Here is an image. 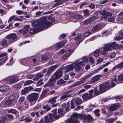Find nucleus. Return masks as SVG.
Wrapping results in <instances>:
<instances>
[{"label":"nucleus","instance_id":"1","mask_svg":"<svg viewBox=\"0 0 123 123\" xmlns=\"http://www.w3.org/2000/svg\"><path fill=\"white\" fill-rule=\"evenodd\" d=\"M51 23L48 21L45 17H44L41 20H37L33 21L32 24L33 29L30 28L29 25H26L23 27L24 29L19 30L18 31L20 34L25 35L29 32L33 34L35 32L41 31L43 28H47L50 27Z\"/></svg>","mask_w":123,"mask_h":123},{"label":"nucleus","instance_id":"2","mask_svg":"<svg viewBox=\"0 0 123 123\" xmlns=\"http://www.w3.org/2000/svg\"><path fill=\"white\" fill-rule=\"evenodd\" d=\"M121 45H118L115 42L108 43L103 47V50L102 54L104 55L108 50L111 51L113 49H120L122 48Z\"/></svg>","mask_w":123,"mask_h":123},{"label":"nucleus","instance_id":"3","mask_svg":"<svg viewBox=\"0 0 123 123\" xmlns=\"http://www.w3.org/2000/svg\"><path fill=\"white\" fill-rule=\"evenodd\" d=\"M88 60L86 58H84L82 61H76L75 62L72 63L71 64L65 67L66 70L65 72H69L71 70H73L74 68L77 65H84L85 62L87 61Z\"/></svg>","mask_w":123,"mask_h":123},{"label":"nucleus","instance_id":"4","mask_svg":"<svg viewBox=\"0 0 123 123\" xmlns=\"http://www.w3.org/2000/svg\"><path fill=\"white\" fill-rule=\"evenodd\" d=\"M99 70L98 68L95 70L94 71L92 72L89 74L81 78V80L76 82L74 84L71 86V87L76 86L86 82L87 79L91 77L93 75L95 74Z\"/></svg>","mask_w":123,"mask_h":123},{"label":"nucleus","instance_id":"5","mask_svg":"<svg viewBox=\"0 0 123 123\" xmlns=\"http://www.w3.org/2000/svg\"><path fill=\"white\" fill-rule=\"evenodd\" d=\"M85 116V114H78L76 113H74L71 118L67 121V123H79L77 120V118L80 119H82Z\"/></svg>","mask_w":123,"mask_h":123},{"label":"nucleus","instance_id":"6","mask_svg":"<svg viewBox=\"0 0 123 123\" xmlns=\"http://www.w3.org/2000/svg\"><path fill=\"white\" fill-rule=\"evenodd\" d=\"M110 88V83L108 82H106L99 86V91L100 93H103Z\"/></svg>","mask_w":123,"mask_h":123},{"label":"nucleus","instance_id":"7","mask_svg":"<svg viewBox=\"0 0 123 123\" xmlns=\"http://www.w3.org/2000/svg\"><path fill=\"white\" fill-rule=\"evenodd\" d=\"M68 49L65 50L66 52L67 53L64 55L62 57V58L63 59H65L68 57L71 54L74 50L73 48V47L69 46L67 47Z\"/></svg>","mask_w":123,"mask_h":123},{"label":"nucleus","instance_id":"8","mask_svg":"<svg viewBox=\"0 0 123 123\" xmlns=\"http://www.w3.org/2000/svg\"><path fill=\"white\" fill-rule=\"evenodd\" d=\"M45 121L44 122L43 119L41 118L37 123H49V121H52L53 120V116L52 114H49L46 116L44 118Z\"/></svg>","mask_w":123,"mask_h":123},{"label":"nucleus","instance_id":"9","mask_svg":"<svg viewBox=\"0 0 123 123\" xmlns=\"http://www.w3.org/2000/svg\"><path fill=\"white\" fill-rule=\"evenodd\" d=\"M38 96V93H33L28 95L27 99L30 102H32L34 101L37 100Z\"/></svg>","mask_w":123,"mask_h":123},{"label":"nucleus","instance_id":"10","mask_svg":"<svg viewBox=\"0 0 123 123\" xmlns=\"http://www.w3.org/2000/svg\"><path fill=\"white\" fill-rule=\"evenodd\" d=\"M6 38L7 39H10L11 42H14L17 41L18 39L16 35L13 33L9 34L6 36Z\"/></svg>","mask_w":123,"mask_h":123},{"label":"nucleus","instance_id":"11","mask_svg":"<svg viewBox=\"0 0 123 123\" xmlns=\"http://www.w3.org/2000/svg\"><path fill=\"white\" fill-rule=\"evenodd\" d=\"M6 82H9L10 83L13 84L18 81L16 77L15 76L8 77L5 79Z\"/></svg>","mask_w":123,"mask_h":123},{"label":"nucleus","instance_id":"12","mask_svg":"<svg viewBox=\"0 0 123 123\" xmlns=\"http://www.w3.org/2000/svg\"><path fill=\"white\" fill-rule=\"evenodd\" d=\"M62 71L60 70L56 72L52 77L53 79L55 80L57 79L60 78L62 76Z\"/></svg>","mask_w":123,"mask_h":123},{"label":"nucleus","instance_id":"13","mask_svg":"<svg viewBox=\"0 0 123 123\" xmlns=\"http://www.w3.org/2000/svg\"><path fill=\"white\" fill-rule=\"evenodd\" d=\"M81 33H79L75 37V40L76 41V43L77 45H78L84 38V37L83 39L81 38Z\"/></svg>","mask_w":123,"mask_h":123},{"label":"nucleus","instance_id":"14","mask_svg":"<svg viewBox=\"0 0 123 123\" xmlns=\"http://www.w3.org/2000/svg\"><path fill=\"white\" fill-rule=\"evenodd\" d=\"M97 18H95L94 16H92L89 19L84 21L83 22V23L84 24H88L91 23L93 21L96 19Z\"/></svg>","mask_w":123,"mask_h":123},{"label":"nucleus","instance_id":"15","mask_svg":"<svg viewBox=\"0 0 123 123\" xmlns=\"http://www.w3.org/2000/svg\"><path fill=\"white\" fill-rule=\"evenodd\" d=\"M55 80L52 77L48 82L44 85V86L46 87L47 86L49 87L52 86H53L55 83Z\"/></svg>","mask_w":123,"mask_h":123},{"label":"nucleus","instance_id":"16","mask_svg":"<svg viewBox=\"0 0 123 123\" xmlns=\"http://www.w3.org/2000/svg\"><path fill=\"white\" fill-rule=\"evenodd\" d=\"M101 26L100 24L96 25L94 26L91 30L92 33L97 32L101 29Z\"/></svg>","mask_w":123,"mask_h":123},{"label":"nucleus","instance_id":"17","mask_svg":"<svg viewBox=\"0 0 123 123\" xmlns=\"http://www.w3.org/2000/svg\"><path fill=\"white\" fill-rule=\"evenodd\" d=\"M65 44V42L63 41L56 44L54 46L55 48V49L56 50H57L62 47Z\"/></svg>","mask_w":123,"mask_h":123},{"label":"nucleus","instance_id":"18","mask_svg":"<svg viewBox=\"0 0 123 123\" xmlns=\"http://www.w3.org/2000/svg\"><path fill=\"white\" fill-rule=\"evenodd\" d=\"M9 86L7 85H4L0 87V92H4L7 91L9 89Z\"/></svg>","mask_w":123,"mask_h":123},{"label":"nucleus","instance_id":"19","mask_svg":"<svg viewBox=\"0 0 123 123\" xmlns=\"http://www.w3.org/2000/svg\"><path fill=\"white\" fill-rule=\"evenodd\" d=\"M118 16V17L116 18L117 23L119 24H123V16H122V14L120 13Z\"/></svg>","mask_w":123,"mask_h":123},{"label":"nucleus","instance_id":"20","mask_svg":"<svg viewBox=\"0 0 123 123\" xmlns=\"http://www.w3.org/2000/svg\"><path fill=\"white\" fill-rule=\"evenodd\" d=\"M100 75H96L94 76L91 79L90 82V83L92 84L98 81L100 79Z\"/></svg>","mask_w":123,"mask_h":123},{"label":"nucleus","instance_id":"21","mask_svg":"<svg viewBox=\"0 0 123 123\" xmlns=\"http://www.w3.org/2000/svg\"><path fill=\"white\" fill-rule=\"evenodd\" d=\"M102 50V48H99L95 51L92 53V54H93L94 56L96 58H97L99 56V54L100 53L103 55L102 54V52H101Z\"/></svg>","mask_w":123,"mask_h":123},{"label":"nucleus","instance_id":"22","mask_svg":"<svg viewBox=\"0 0 123 123\" xmlns=\"http://www.w3.org/2000/svg\"><path fill=\"white\" fill-rule=\"evenodd\" d=\"M33 88L32 87H25L22 90L21 93V95H24L27 93L28 91L30 90H32Z\"/></svg>","mask_w":123,"mask_h":123},{"label":"nucleus","instance_id":"23","mask_svg":"<svg viewBox=\"0 0 123 123\" xmlns=\"http://www.w3.org/2000/svg\"><path fill=\"white\" fill-rule=\"evenodd\" d=\"M9 44L7 43V40L6 39H3L0 41V45L2 46L6 47Z\"/></svg>","mask_w":123,"mask_h":123},{"label":"nucleus","instance_id":"24","mask_svg":"<svg viewBox=\"0 0 123 123\" xmlns=\"http://www.w3.org/2000/svg\"><path fill=\"white\" fill-rule=\"evenodd\" d=\"M58 67L57 65H55L52 66L49 68L47 71V73H50L52 72L56 68Z\"/></svg>","mask_w":123,"mask_h":123},{"label":"nucleus","instance_id":"25","mask_svg":"<svg viewBox=\"0 0 123 123\" xmlns=\"http://www.w3.org/2000/svg\"><path fill=\"white\" fill-rule=\"evenodd\" d=\"M43 76V74L42 73H37L36 75L33 78L34 80H36L42 77Z\"/></svg>","mask_w":123,"mask_h":123},{"label":"nucleus","instance_id":"26","mask_svg":"<svg viewBox=\"0 0 123 123\" xmlns=\"http://www.w3.org/2000/svg\"><path fill=\"white\" fill-rule=\"evenodd\" d=\"M58 97V96H56L52 98L49 100V103L52 104L55 103L56 102V99Z\"/></svg>","mask_w":123,"mask_h":123},{"label":"nucleus","instance_id":"27","mask_svg":"<svg viewBox=\"0 0 123 123\" xmlns=\"http://www.w3.org/2000/svg\"><path fill=\"white\" fill-rule=\"evenodd\" d=\"M72 18L75 19H82L83 18V16L79 14H77L73 15Z\"/></svg>","mask_w":123,"mask_h":123},{"label":"nucleus","instance_id":"28","mask_svg":"<svg viewBox=\"0 0 123 123\" xmlns=\"http://www.w3.org/2000/svg\"><path fill=\"white\" fill-rule=\"evenodd\" d=\"M119 82H118L117 80H116V78H115L111 80V87H113L116 84H117Z\"/></svg>","mask_w":123,"mask_h":123},{"label":"nucleus","instance_id":"29","mask_svg":"<svg viewBox=\"0 0 123 123\" xmlns=\"http://www.w3.org/2000/svg\"><path fill=\"white\" fill-rule=\"evenodd\" d=\"M118 107V104H114L110 107L109 110L110 111H113L117 109Z\"/></svg>","mask_w":123,"mask_h":123},{"label":"nucleus","instance_id":"30","mask_svg":"<svg viewBox=\"0 0 123 123\" xmlns=\"http://www.w3.org/2000/svg\"><path fill=\"white\" fill-rule=\"evenodd\" d=\"M106 11L105 10H100L99 12L100 14L102 15V16L101 18V20H104V18L105 15Z\"/></svg>","mask_w":123,"mask_h":123},{"label":"nucleus","instance_id":"31","mask_svg":"<svg viewBox=\"0 0 123 123\" xmlns=\"http://www.w3.org/2000/svg\"><path fill=\"white\" fill-rule=\"evenodd\" d=\"M62 105V107H63V108L65 109V110L66 111H69V103L68 102L67 104H63Z\"/></svg>","mask_w":123,"mask_h":123},{"label":"nucleus","instance_id":"32","mask_svg":"<svg viewBox=\"0 0 123 123\" xmlns=\"http://www.w3.org/2000/svg\"><path fill=\"white\" fill-rule=\"evenodd\" d=\"M19 96V95L18 94H15L11 96L10 99L12 102L15 99L18 98Z\"/></svg>","mask_w":123,"mask_h":123},{"label":"nucleus","instance_id":"33","mask_svg":"<svg viewBox=\"0 0 123 123\" xmlns=\"http://www.w3.org/2000/svg\"><path fill=\"white\" fill-rule=\"evenodd\" d=\"M70 96V95H68L64 93L62 95V96L60 98V99L61 100H62L65 99L66 98L68 97H69Z\"/></svg>","mask_w":123,"mask_h":123},{"label":"nucleus","instance_id":"34","mask_svg":"<svg viewBox=\"0 0 123 123\" xmlns=\"http://www.w3.org/2000/svg\"><path fill=\"white\" fill-rule=\"evenodd\" d=\"M74 102L76 104L78 105L82 103V100L79 98H77L75 99Z\"/></svg>","mask_w":123,"mask_h":123},{"label":"nucleus","instance_id":"35","mask_svg":"<svg viewBox=\"0 0 123 123\" xmlns=\"http://www.w3.org/2000/svg\"><path fill=\"white\" fill-rule=\"evenodd\" d=\"M85 120L86 121L89 122H92L93 120L91 116L90 115H88L85 118Z\"/></svg>","mask_w":123,"mask_h":123},{"label":"nucleus","instance_id":"36","mask_svg":"<svg viewBox=\"0 0 123 123\" xmlns=\"http://www.w3.org/2000/svg\"><path fill=\"white\" fill-rule=\"evenodd\" d=\"M42 108L45 110L46 111V112L48 111H49L51 109L50 106L48 105H46L43 106Z\"/></svg>","mask_w":123,"mask_h":123},{"label":"nucleus","instance_id":"37","mask_svg":"<svg viewBox=\"0 0 123 123\" xmlns=\"http://www.w3.org/2000/svg\"><path fill=\"white\" fill-rule=\"evenodd\" d=\"M117 119V118L116 117L111 118L106 120V121L109 123H111L115 121Z\"/></svg>","mask_w":123,"mask_h":123},{"label":"nucleus","instance_id":"38","mask_svg":"<svg viewBox=\"0 0 123 123\" xmlns=\"http://www.w3.org/2000/svg\"><path fill=\"white\" fill-rule=\"evenodd\" d=\"M34 82L32 80H28L26 81L24 83V86H26L31 84Z\"/></svg>","mask_w":123,"mask_h":123},{"label":"nucleus","instance_id":"39","mask_svg":"<svg viewBox=\"0 0 123 123\" xmlns=\"http://www.w3.org/2000/svg\"><path fill=\"white\" fill-rule=\"evenodd\" d=\"M82 98L84 99L85 100L89 99H91L90 98H89L88 94L86 93H85L83 94Z\"/></svg>","mask_w":123,"mask_h":123},{"label":"nucleus","instance_id":"40","mask_svg":"<svg viewBox=\"0 0 123 123\" xmlns=\"http://www.w3.org/2000/svg\"><path fill=\"white\" fill-rule=\"evenodd\" d=\"M120 35H121L122 37L118 36L116 37H114V39L115 40H120L123 38V32L120 34Z\"/></svg>","mask_w":123,"mask_h":123},{"label":"nucleus","instance_id":"41","mask_svg":"<svg viewBox=\"0 0 123 123\" xmlns=\"http://www.w3.org/2000/svg\"><path fill=\"white\" fill-rule=\"evenodd\" d=\"M96 36H94L91 37L89 39L86 40L85 42V43H86L87 42H89L90 41H92L94 40L96 38Z\"/></svg>","mask_w":123,"mask_h":123},{"label":"nucleus","instance_id":"42","mask_svg":"<svg viewBox=\"0 0 123 123\" xmlns=\"http://www.w3.org/2000/svg\"><path fill=\"white\" fill-rule=\"evenodd\" d=\"M25 99V97L24 96H22L20 97L18 103L19 104H21L22 102Z\"/></svg>","mask_w":123,"mask_h":123},{"label":"nucleus","instance_id":"43","mask_svg":"<svg viewBox=\"0 0 123 123\" xmlns=\"http://www.w3.org/2000/svg\"><path fill=\"white\" fill-rule=\"evenodd\" d=\"M66 81L63 80L62 79H60L57 82V84L58 85L63 84L66 82Z\"/></svg>","mask_w":123,"mask_h":123},{"label":"nucleus","instance_id":"44","mask_svg":"<svg viewBox=\"0 0 123 123\" xmlns=\"http://www.w3.org/2000/svg\"><path fill=\"white\" fill-rule=\"evenodd\" d=\"M8 112L9 113L16 114L17 113V111L14 109H11L8 110Z\"/></svg>","mask_w":123,"mask_h":123},{"label":"nucleus","instance_id":"45","mask_svg":"<svg viewBox=\"0 0 123 123\" xmlns=\"http://www.w3.org/2000/svg\"><path fill=\"white\" fill-rule=\"evenodd\" d=\"M116 53L115 52H112L109 55V57L111 58L114 57L116 55Z\"/></svg>","mask_w":123,"mask_h":123},{"label":"nucleus","instance_id":"46","mask_svg":"<svg viewBox=\"0 0 123 123\" xmlns=\"http://www.w3.org/2000/svg\"><path fill=\"white\" fill-rule=\"evenodd\" d=\"M46 93V92L45 91H43L40 96V98L42 99L45 97Z\"/></svg>","mask_w":123,"mask_h":123},{"label":"nucleus","instance_id":"47","mask_svg":"<svg viewBox=\"0 0 123 123\" xmlns=\"http://www.w3.org/2000/svg\"><path fill=\"white\" fill-rule=\"evenodd\" d=\"M118 68L119 69H121L123 68V61L121 62L120 63L117 65Z\"/></svg>","mask_w":123,"mask_h":123},{"label":"nucleus","instance_id":"48","mask_svg":"<svg viewBox=\"0 0 123 123\" xmlns=\"http://www.w3.org/2000/svg\"><path fill=\"white\" fill-rule=\"evenodd\" d=\"M80 65H77L76 67H75L74 71L76 72H78L80 70V68H81V66H80Z\"/></svg>","mask_w":123,"mask_h":123},{"label":"nucleus","instance_id":"49","mask_svg":"<svg viewBox=\"0 0 123 123\" xmlns=\"http://www.w3.org/2000/svg\"><path fill=\"white\" fill-rule=\"evenodd\" d=\"M99 112L100 110L99 109H97L94 111V114L97 117H99L100 115V114L98 113Z\"/></svg>","mask_w":123,"mask_h":123},{"label":"nucleus","instance_id":"50","mask_svg":"<svg viewBox=\"0 0 123 123\" xmlns=\"http://www.w3.org/2000/svg\"><path fill=\"white\" fill-rule=\"evenodd\" d=\"M83 13L84 14V16L86 17L89 15L88 11L87 10H85L83 11Z\"/></svg>","mask_w":123,"mask_h":123},{"label":"nucleus","instance_id":"51","mask_svg":"<svg viewBox=\"0 0 123 123\" xmlns=\"http://www.w3.org/2000/svg\"><path fill=\"white\" fill-rule=\"evenodd\" d=\"M25 120V121L26 122H31L32 120V119L31 117H26L23 120H21V121Z\"/></svg>","mask_w":123,"mask_h":123},{"label":"nucleus","instance_id":"52","mask_svg":"<svg viewBox=\"0 0 123 123\" xmlns=\"http://www.w3.org/2000/svg\"><path fill=\"white\" fill-rule=\"evenodd\" d=\"M15 17H14V20L15 21H22L23 20L19 18L18 17V16L16 15H15Z\"/></svg>","mask_w":123,"mask_h":123},{"label":"nucleus","instance_id":"53","mask_svg":"<svg viewBox=\"0 0 123 123\" xmlns=\"http://www.w3.org/2000/svg\"><path fill=\"white\" fill-rule=\"evenodd\" d=\"M118 81L119 83L120 81H123V75H120L118 76Z\"/></svg>","mask_w":123,"mask_h":123},{"label":"nucleus","instance_id":"54","mask_svg":"<svg viewBox=\"0 0 123 123\" xmlns=\"http://www.w3.org/2000/svg\"><path fill=\"white\" fill-rule=\"evenodd\" d=\"M105 17L104 18V20L106 19L107 18V16H111L112 15V14L111 13L109 12H106Z\"/></svg>","mask_w":123,"mask_h":123},{"label":"nucleus","instance_id":"55","mask_svg":"<svg viewBox=\"0 0 123 123\" xmlns=\"http://www.w3.org/2000/svg\"><path fill=\"white\" fill-rule=\"evenodd\" d=\"M92 32H91L90 31H88L85 33L84 35V37H86L88 36L89 35L92 34Z\"/></svg>","mask_w":123,"mask_h":123},{"label":"nucleus","instance_id":"56","mask_svg":"<svg viewBox=\"0 0 123 123\" xmlns=\"http://www.w3.org/2000/svg\"><path fill=\"white\" fill-rule=\"evenodd\" d=\"M31 116L32 117H33L35 115H36L37 117H38L39 116L38 113V112H37L35 113L32 112L31 114Z\"/></svg>","mask_w":123,"mask_h":123},{"label":"nucleus","instance_id":"57","mask_svg":"<svg viewBox=\"0 0 123 123\" xmlns=\"http://www.w3.org/2000/svg\"><path fill=\"white\" fill-rule=\"evenodd\" d=\"M12 102L11 100L10 99H8L6 100L5 102V104L7 105H9L12 103Z\"/></svg>","mask_w":123,"mask_h":123},{"label":"nucleus","instance_id":"58","mask_svg":"<svg viewBox=\"0 0 123 123\" xmlns=\"http://www.w3.org/2000/svg\"><path fill=\"white\" fill-rule=\"evenodd\" d=\"M93 92V91L92 90H91L89 92V94L88 96H89V98H90L91 99L93 96L92 95V93Z\"/></svg>","mask_w":123,"mask_h":123},{"label":"nucleus","instance_id":"59","mask_svg":"<svg viewBox=\"0 0 123 123\" xmlns=\"http://www.w3.org/2000/svg\"><path fill=\"white\" fill-rule=\"evenodd\" d=\"M16 12L17 14L18 15H21L24 13V12L23 11L21 10H18L16 11Z\"/></svg>","mask_w":123,"mask_h":123},{"label":"nucleus","instance_id":"60","mask_svg":"<svg viewBox=\"0 0 123 123\" xmlns=\"http://www.w3.org/2000/svg\"><path fill=\"white\" fill-rule=\"evenodd\" d=\"M6 57H5L4 58H2L0 59V64L6 61Z\"/></svg>","mask_w":123,"mask_h":123},{"label":"nucleus","instance_id":"61","mask_svg":"<svg viewBox=\"0 0 123 123\" xmlns=\"http://www.w3.org/2000/svg\"><path fill=\"white\" fill-rule=\"evenodd\" d=\"M58 113L60 114L61 116H62L63 115V113L62 112L63 109H59L58 110Z\"/></svg>","mask_w":123,"mask_h":123},{"label":"nucleus","instance_id":"62","mask_svg":"<svg viewBox=\"0 0 123 123\" xmlns=\"http://www.w3.org/2000/svg\"><path fill=\"white\" fill-rule=\"evenodd\" d=\"M93 92L94 93V96H96L98 94V92L97 89H95L94 90Z\"/></svg>","mask_w":123,"mask_h":123},{"label":"nucleus","instance_id":"63","mask_svg":"<svg viewBox=\"0 0 123 123\" xmlns=\"http://www.w3.org/2000/svg\"><path fill=\"white\" fill-rule=\"evenodd\" d=\"M48 58V57L47 56L44 55L42 57L41 59L43 61H44L47 59Z\"/></svg>","mask_w":123,"mask_h":123},{"label":"nucleus","instance_id":"64","mask_svg":"<svg viewBox=\"0 0 123 123\" xmlns=\"http://www.w3.org/2000/svg\"><path fill=\"white\" fill-rule=\"evenodd\" d=\"M43 84V83L42 81V80H39L37 83V86H39L42 85Z\"/></svg>","mask_w":123,"mask_h":123}]
</instances>
